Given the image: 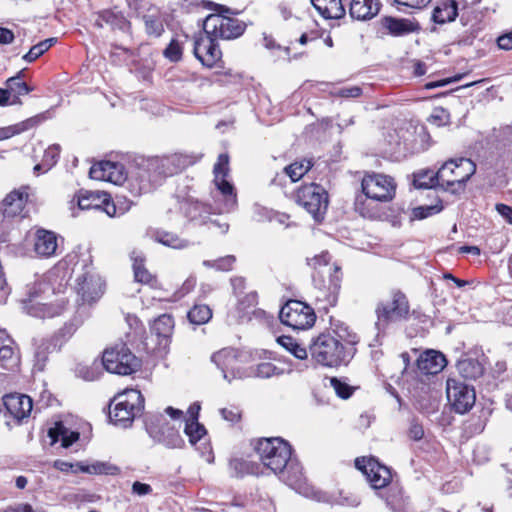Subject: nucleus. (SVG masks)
Listing matches in <instances>:
<instances>
[{
  "label": "nucleus",
  "mask_w": 512,
  "mask_h": 512,
  "mask_svg": "<svg viewBox=\"0 0 512 512\" xmlns=\"http://www.w3.org/2000/svg\"><path fill=\"white\" fill-rule=\"evenodd\" d=\"M428 122L437 127L445 126L450 122V114L443 107H435L428 117Z\"/></svg>",
  "instance_id": "obj_50"
},
{
  "label": "nucleus",
  "mask_w": 512,
  "mask_h": 512,
  "mask_svg": "<svg viewBox=\"0 0 512 512\" xmlns=\"http://www.w3.org/2000/svg\"><path fill=\"white\" fill-rule=\"evenodd\" d=\"M213 184L216 188V201L219 213H229L237 207V194L234 185L230 181L229 156L222 153L218 156L217 162L213 167Z\"/></svg>",
  "instance_id": "obj_6"
},
{
  "label": "nucleus",
  "mask_w": 512,
  "mask_h": 512,
  "mask_svg": "<svg viewBox=\"0 0 512 512\" xmlns=\"http://www.w3.org/2000/svg\"><path fill=\"white\" fill-rule=\"evenodd\" d=\"M95 25L102 28L105 25L112 29L124 30L128 22L121 12L114 10H104L100 12L95 20Z\"/></svg>",
  "instance_id": "obj_32"
},
{
  "label": "nucleus",
  "mask_w": 512,
  "mask_h": 512,
  "mask_svg": "<svg viewBox=\"0 0 512 512\" xmlns=\"http://www.w3.org/2000/svg\"><path fill=\"white\" fill-rule=\"evenodd\" d=\"M102 365L110 373L130 375L141 367V361L126 344L118 343L104 351Z\"/></svg>",
  "instance_id": "obj_9"
},
{
  "label": "nucleus",
  "mask_w": 512,
  "mask_h": 512,
  "mask_svg": "<svg viewBox=\"0 0 512 512\" xmlns=\"http://www.w3.org/2000/svg\"><path fill=\"white\" fill-rule=\"evenodd\" d=\"M457 370L463 378L471 380L481 377L484 373L482 364L478 360L472 358L459 360L457 362Z\"/></svg>",
  "instance_id": "obj_36"
},
{
  "label": "nucleus",
  "mask_w": 512,
  "mask_h": 512,
  "mask_svg": "<svg viewBox=\"0 0 512 512\" xmlns=\"http://www.w3.org/2000/svg\"><path fill=\"white\" fill-rule=\"evenodd\" d=\"M279 318L284 325L294 330H305L314 325L316 315L307 304L290 300L281 308Z\"/></svg>",
  "instance_id": "obj_14"
},
{
  "label": "nucleus",
  "mask_w": 512,
  "mask_h": 512,
  "mask_svg": "<svg viewBox=\"0 0 512 512\" xmlns=\"http://www.w3.org/2000/svg\"><path fill=\"white\" fill-rule=\"evenodd\" d=\"M205 34L216 40H230L241 36L245 25L239 19L223 14H210L203 23Z\"/></svg>",
  "instance_id": "obj_12"
},
{
  "label": "nucleus",
  "mask_w": 512,
  "mask_h": 512,
  "mask_svg": "<svg viewBox=\"0 0 512 512\" xmlns=\"http://www.w3.org/2000/svg\"><path fill=\"white\" fill-rule=\"evenodd\" d=\"M195 285H196V278L193 276H190L189 278H187L185 280V282L183 283L180 290L176 292L177 297L181 298V297L185 296L186 294H188L189 292H191L194 289Z\"/></svg>",
  "instance_id": "obj_61"
},
{
  "label": "nucleus",
  "mask_w": 512,
  "mask_h": 512,
  "mask_svg": "<svg viewBox=\"0 0 512 512\" xmlns=\"http://www.w3.org/2000/svg\"><path fill=\"white\" fill-rule=\"evenodd\" d=\"M496 211L509 223L512 224V207L506 204H497Z\"/></svg>",
  "instance_id": "obj_64"
},
{
  "label": "nucleus",
  "mask_w": 512,
  "mask_h": 512,
  "mask_svg": "<svg viewBox=\"0 0 512 512\" xmlns=\"http://www.w3.org/2000/svg\"><path fill=\"white\" fill-rule=\"evenodd\" d=\"M331 334H320L310 345V354L319 364L327 367H337L348 362L351 352L346 349L342 341L347 344L358 342L357 336L350 333L348 327L339 325Z\"/></svg>",
  "instance_id": "obj_3"
},
{
  "label": "nucleus",
  "mask_w": 512,
  "mask_h": 512,
  "mask_svg": "<svg viewBox=\"0 0 512 512\" xmlns=\"http://www.w3.org/2000/svg\"><path fill=\"white\" fill-rule=\"evenodd\" d=\"M222 418L229 422H236L240 418V411L237 407L222 408L220 410Z\"/></svg>",
  "instance_id": "obj_57"
},
{
  "label": "nucleus",
  "mask_w": 512,
  "mask_h": 512,
  "mask_svg": "<svg viewBox=\"0 0 512 512\" xmlns=\"http://www.w3.org/2000/svg\"><path fill=\"white\" fill-rule=\"evenodd\" d=\"M355 466L363 472L374 489H381L387 486L391 481L392 475L390 469L379 463L375 458H357L355 460Z\"/></svg>",
  "instance_id": "obj_20"
},
{
  "label": "nucleus",
  "mask_w": 512,
  "mask_h": 512,
  "mask_svg": "<svg viewBox=\"0 0 512 512\" xmlns=\"http://www.w3.org/2000/svg\"><path fill=\"white\" fill-rule=\"evenodd\" d=\"M311 3L324 19H339L345 14L341 0H311Z\"/></svg>",
  "instance_id": "obj_30"
},
{
  "label": "nucleus",
  "mask_w": 512,
  "mask_h": 512,
  "mask_svg": "<svg viewBox=\"0 0 512 512\" xmlns=\"http://www.w3.org/2000/svg\"><path fill=\"white\" fill-rule=\"evenodd\" d=\"M211 361L221 370L223 378L228 382L247 377V373L241 368L239 354L235 349L224 348L214 353Z\"/></svg>",
  "instance_id": "obj_19"
},
{
  "label": "nucleus",
  "mask_w": 512,
  "mask_h": 512,
  "mask_svg": "<svg viewBox=\"0 0 512 512\" xmlns=\"http://www.w3.org/2000/svg\"><path fill=\"white\" fill-rule=\"evenodd\" d=\"M283 372V369L278 368L271 362H261L257 364L250 373H247V376H255L258 378L266 379L273 376L282 375Z\"/></svg>",
  "instance_id": "obj_41"
},
{
  "label": "nucleus",
  "mask_w": 512,
  "mask_h": 512,
  "mask_svg": "<svg viewBox=\"0 0 512 512\" xmlns=\"http://www.w3.org/2000/svg\"><path fill=\"white\" fill-rule=\"evenodd\" d=\"M133 262L134 277L137 282L148 284L152 281V274L145 268L144 256L140 252L133 251L131 254Z\"/></svg>",
  "instance_id": "obj_39"
},
{
  "label": "nucleus",
  "mask_w": 512,
  "mask_h": 512,
  "mask_svg": "<svg viewBox=\"0 0 512 512\" xmlns=\"http://www.w3.org/2000/svg\"><path fill=\"white\" fill-rule=\"evenodd\" d=\"M476 165L468 158H456L446 161L436 173L430 174L429 182H421L420 186H439L453 194L463 192L466 182L475 174Z\"/></svg>",
  "instance_id": "obj_5"
},
{
  "label": "nucleus",
  "mask_w": 512,
  "mask_h": 512,
  "mask_svg": "<svg viewBox=\"0 0 512 512\" xmlns=\"http://www.w3.org/2000/svg\"><path fill=\"white\" fill-rule=\"evenodd\" d=\"M151 237L156 242L173 249H183L188 247L189 245V242L187 240L180 238L175 233L164 230L153 231Z\"/></svg>",
  "instance_id": "obj_37"
},
{
  "label": "nucleus",
  "mask_w": 512,
  "mask_h": 512,
  "mask_svg": "<svg viewBox=\"0 0 512 512\" xmlns=\"http://www.w3.org/2000/svg\"><path fill=\"white\" fill-rule=\"evenodd\" d=\"M56 42V38H48L38 44L32 46L30 50L23 56L26 62H33L43 55Z\"/></svg>",
  "instance_id": "obj_45"
},
{
  "label": "nucleus",
  "mask_w": 512,
  "mask_h": 512,
  "mask_svg": "<svg viewBox=\"0 0 512 512\" xmlns=\"http://www.w3.org/2000/svg\"><path fill=\"white\" fill-rule=\"evenodd\" d=\"M76 329L77 326L74 325L73 323L66 324L63 328H61L54 336V347L60 348L61 345L74 334Z\"/></svg>",
  "instance_id": "obj_53"
},
{
  "label": "nucleus",
  "mask_w": 512,
  "mask_h": 512,
  "mask_svg": "<svg viewBox=\"0 0 512 512\" xmlns=\"http://www.w3.org/2000/svg\"><path fill=\"white\" fill-rule=\"evenodd\" d=\"M361 187L367 198L388 202L394 198L397 185L391 176L373 172L363 177Z\"/></svg>",
  "instance_id": "obj_16"
},
{
  "label": "nucleus",
  "mask_w": 512,
  "mask_h": 512,
  "mask_svg": "<svg viewBox=\"0 0 512 512\" xmlns=\"http://www.w3.org/2000/svg\"><path fill=\"white\" fill-rule=\"evenodd\" d=\"M408 435L412 440H415V441L421 440L424 436V429H423L422 425H420L416 422H412L410 425V428H409Z\"/></svg>",
  "instance_id": "obj_62"
},
{
  "label": "nucleus",
  "mask_w": 512,
  "mask_h": 512,
  "mask_svg": "<svg viewBox=\"0 0 512 512\" xmlns=\"http://www.w3.org/2000/svg\"><path fill=\"white\" fill-rule=\"evenodd\" d=\"M89 175L91 179L106 181L115 185L127 182L128 178V172L125 171L123 164L112 161H101L92 165Z\"/></svg>",
  "instance_id": "obj_22"
},
{
  "label": "nucleus",
  "mask_w": 512,
  "mask_h": 512,
  "mask_svg": "<svg viewBox=\"0 0 512 512\" xmlns=\"http://www.w3.org/2000/svg\"><path fill=\"white\" fill-rule=\"evenodd\" d=\"M73 200H76L79 210H101L109 217L124 213V210L118 212L115 203L111 201L110 195L104 191L80 190Z\"/></svg>",
  "instance_id": "obj_17"
},
{
  "label": "nucleus",
  "mask_w": 512,
  "mask_h": 512,
  "mask_svg": "<svg viewBox=\"0 0 512 512\" xmlns=\"http://www.w3.org/2000/svg\"><path fill=\"white\" fill-rule=\"evenodd\" d=\"M78 465H82L81 462H77V463H71V462H67V461H63V460H57L54 462V467L62 472H73V473H77V472H80L78 470Z\"/></svg>",
  "instance_id": "obj_58"
},
{
  "label": "nucleus",
  "mask_w": 512,
  "mask_h": 512,
  "mask_svg": "<svg viewBox=\"0 0 512 512\" xmlns=\"http://www.w3.org/2000/svg\"><path fill=\"white\" fill-rule=\"evenodd\" d=\"M184 432L188 436L191 445H195L206 435L205 427L198 421H186Z\"/></svg>",
  "instance_id": "obj_46"
},
{
  "label": "nucleus",
  "mask_w": 512,
  "mask_h": 512,
  "mask_svg": "<svg viewBox=\"0 0 512 512\" xmlns=\"http://www.w3.org/2000/svg\"><path fill=\"white\" fill-rule=\"evenodd\" d=\"M376 327L379 331L385 329L389 322L406 319L409 314V303L406 296L400 291H393L391 300L380 302L376 309Z\"/></svg>",
  "instance_id": "obj_15"
},
{
  "label": "nucleus",
  "mask_w": 512,
  "mask_h": 512,
  "mask_svg": "<svg viewBox=\"0 0 512 512\" xmlns=\"http://www.w3.org/2000/svg\"><path fill=\"white\" fill-rule=\"evenodd\" d=\"M194 54L196 58L205 66L213 67L221 60L222 52L217 44V40L210 35H205L195 41Z\"/></svg>",
  "instance_id": "obj_23"
},
{
  "label": "nucleus",
  "mask_w": 512,
  "mask_h": 512,
  "mask_svg": "<svg viewBox=\"0 0 512 512\" xmlns=\"http://www.w3.org/2000/svg\"><path fill=\"white\" fill-rule=\"evenodd\" d=\"M330 260L331 257L327 251H322L320 254L306 259L307 265L312 269L320 272H323L322 270L325 269L329 274L330 284L328 290H320L317 296L318 300H322L326 303L324 308H326V306L336 305L341 283L340 267L336 264L329 266Z\"/></svg>",
  "instance_id": "obj_10"
},
{
  "label": "nucleus",
  "mask_w": 512,
  "mask_h": 512,
  "mask_svg": "<svg viewBox=\"0 0 512 512\" xmlns=\"http://www.w3.org/2000/svg\"><path fill=\"white\" fill-rule=\"evenodd\" d=\"M132 492L138 496H145L152 492V488L149 484L136 481L132 484Z\"/></svg>",
  "instance_id": "obj_63"
},
{
  "label": "nucleus",
  "mask_w": 512,
  "mask_h": 512,
  "mask_svg": "<svg viewBox=\"0 0 512 512\" xmlns=\"http://www.w3.org/2000/svg\"><path fill=\"white\" fill-rule=\"evenodd\" d=\"M147 431L155 441L163 444L167 448L176 449L184 445V440L177 429L168 422H165L161 427L147 424Z\"/></svg>",
  "instance_id": "obj_24"
},
{
  "label": "nucleus",
  "mask_w": 512,
  "mask_h": 512,
  "mask_svg": "<svg viewBox=\"0 0 512 512\" xmlns=\"http://www.w3.org/2000/svg\"><path fill=\"white\" fill-rule=\"evenodd\" d=\"M164 56L172 62H177L182 57V47L177 40H171L170 44L164 50Z\"/></svg>",
  "instance_id": "obj_55"
},
{
  "label": "nucleus",
  "mask_w": 512,
  "mask_h": 512,
  "mask_svg": "<svg viewBox=\"0 0 512 512\" xmlns=\"http://www.w3.org/2000/svg\"><path fill=\"white\" fill-rule=\"evenodd\" d=\"M379 10L378 0H352L350 3V15L357 20H369L375 17Z\"/></svg>",
  "instance_id": "obj_28"
},
{
  "label": "nucleus",
  "mask_w": 512,
  "mask_h": 512,
  "mask_svg": "<svg viewBox=\"0 0 512 512\" xmlns=\"http://www.w3.org/2000/svg\"><path fill=\"white\" fill-rule=\"evenodd\" d=\"M446 394L449 403L457 413H466L475 404L476 395L474 388L462 381L448 379Z\"/></svg>",
  "instance_id": "obj_18"
},
{
  "label": "nucleus",
  "mask_w": 512,
  "mask_h": 512,
  "mask_svg": "<svg viewBox=\"0 0 512 512\" xmlns=\"http://www.w3.org/2000/svg\"><path fill=\"white\" fill-rule=\"evenodd\" d=\"M296 201L317 221L323 218L329 203L327 191L316 183L300 187L296 193Z\"/></svg>",
  "instance_id": "obj_13"
},
{
  "label": "nucleus",
  "mask_w": 512,
  "mask_h": 512,
  "mask_svg": "<svg viewBox=\"0 0 512 512\" xmlns=\"http://www.w3.org/2000/svg\"><path fill=\"white\" fill-rule=\"evenodd\" d=\"M330 386L335 391L336 395L342 399H348L353 394L354 388L347 384L345 381L336 377L329 379Z\"/></svg>",
  "instance_id": "obj_49"
},
{
  "label": "nucleus",
  "mask_w": 512,
  "mask_h": 512,
  "mask_svg": "<svg viewBox=\"0 0 512 512\" xmlns=\"http://www.w3.org/2000/svg\"><path fill=\"white\" fill-rule=\"evenodd\" d=\"M429 134L424 126L411 124L395 130V135L390 134L388 142L392 146L390 152L397 157H405L408 154L418 153L428 149Z\"/></svg>",
  "instance_id": "obj_7"
},
{
  "label": "nucleus",
  "mask_w": 512,
  "mask_h": 512,
  "mask_svg": "<svg viewBox=\"0 0 512 512\" xmlns=\"http://www.w3.org/2000/svg\"><path fill=\"white\" fill-rule=\"evenodd\" d=\"M12 344L7 332L0 328V363L4 367L16 365L18 362Z\"/></svg>",
  "instance_id": "obj_34"
},
{
  "label": "nucleus",
  "mask_w": 512,
  "mask_h": 512,
  "mask_svg": "<svg viewBox=\"0 0 512 512\" xmlns=\"http://www.w3.org/2000/svg\"><path fill=\"white\" fill-rule=\"evenodd\" d=\"M497 45L502 50H512V30L497 38Z\"/></svg>",
  "instance_id": "obj_60"
},
{
  "label": "nucleus",
  "mask_w": 512,
  "mask_h": 512,
  "mask_svg": "<svg viewBox=\"0 0 512 512\" xmlns=\"http://www.w3.org/2000/svg\"><path fill=\"white\" fill-rule=\"evenodd\" d=\"M27 129V123L22 122L16 125H11L7 127L0 128V141L9 139L15 135L20 134L21 132Z\"/></svg>",
  "instance_id": "obj_54"
},
{
  "label": "nucleus",
  "mask_w": 512,
  "mask_h": 512,
  "mask_svg": "<svg viewBox=\"0 0 512 512\" xmlns=\"http://www.w3.org/2000/svg\"><path fill=\"white\" fill-rule=\"evenodd\" d=\"M277 341L297 359L303 360L307 358L306 348L300 345L294 338L290 336H281Z\"/></svg>",
  "instance_id": "obj_44"
},
{
  "label": "nucleus",
  "mask_w": 512,
  "mask_h": 512,
  "mask_svg": "<svg viewBox=\"0 0 512 512\" xmlns=\"http://www.w3.org/2000/svg\"><path fill=\"white\" fill-rule=\"evenodd\" d=\"M3 404L10 415L18 421L30 416L33 409L32 399L25 394H8L2 397Z\"/></svg>",
  "instance_id": "obj_25"
},
{
  "label": "nucleus",
  "mask_w": 512,
  "mask_h": 512,
  "mask_svg": "<svg viewBox=\"0 0 512 512\" xmlns=\"http://www.w3.org/2000/svg\"><path fill=\"white\" fill-rule=\"evenodd\" d=\"M57 237L55 233L39 229L35 234L34 250L42 257H50L55 254L57 249Z\"/></svg>",
  "instance_id": "obj_27"
},
{
  "label": "nucleus",
  "mask_w": 512,
  "mask_h": 512,
  "mask_svg": "<svg viewBox=\"0 0 512 512\" xmlns=\"http://www.w3.org/2000/svg\"><path fill=\"white\" fill-rule=\"evenodd\" d=\"M187 316L191 323L202 325L211 319L212 311L208 305L199 304L192 307Z\"/></svg>",
  "instance_id": "obj_42"
},
{
  "label": "nucleus",
  "mask_w": 512,
  "mask_h": 512,
  "mask_svg": "<svg viewBox=\"0 0 512 512\" xmlns=\"http://www.w3.org/2000/svg\"><path fill=\"white\" fill-rule=\"evenodd\" d=\"M146 32L149 35L159 37L164 31L161 18L158 14H147L143 16Z\"/></svg>",
  "instance_id": "obj_47"
},
{
  "label": "nucleus",
  "mask_w": 512,
  "mask_h": 512,
  "mask_svg": "<svg viewBox=\"0 0 512 512\" xmlns=\"http://www.w3.org/2000/svg\"><path fill=\"white\" fill-rule=\"evenodd\" d=\"M442 210V207L438 206H419L413 209V218L425 219L433 214H436Z\"/></svg>",
  "instance_id": "obj_56"
},
{
  "label": "nucleus",
  "mask_w": 512,
  "mask_h": 512,
  "mask_svg": "<svg viewBox=\"0 0 512 512\" xmlns=\"http://www.w3.org/2000/svg\"><path fill=\"white\" fill-rule=\"evenodd\" d=\"M27 200L28 193L22 188L13 190L0 202V242L6 241L13 220L23 217Z\"/></svg>",
  "instance_id": "obj_11"
},
{
  "label": "nucleus",
  "mask_w": 512,
  "mask_h": 512,
  "mask_svg": "<svg viewBox=\"0 0 512 512\" xmlns=\"http://www.w3.org/2000/svg\"><path fill=\"white\" fill-rule=\"evenodd\" d=\"M312 167L310 160H302L294 162L284 168V173L291 179L292 182L300 180Z\"/></svg>",
  "instance_id": "obj_43"
},
{
  "label": "nucleus",
  "mask_w": 512,
  "mask_h": 512,
  "mask_svg": "<svg viewBox=\"0 0 512 512\" xmlns=\"http://www.w3.org/2000/svg\"><path fill=\"white\" fill-rule=\"evenodd\" d=\"M59 153V145H51L45 150L42 160L45 172L51 169L56 164L57 159L59 157Z\"/></svg>",
  "instance_id": "obj_52"
},
{
  "label": "nucleus",
  "mask_w": 512,
  "mask_h": 512,
  "mask_svg": "<svg viewBox=\"0 0 512 512\" xmlns=\"http://www.w3.org/2000/svg\"><path fill=\"white\" fill-rule=\"evenodd\" d=\"M22 76L23 71H20L16 76L10 77L6 81V88L9 91L10 96L13 97L11 104L20 103L19 97L27 95L33 90L24 81H22Z\"/></svg>",
  "instance_id": "obj_35"
},
{
  "label": "nucleus",
  "mask_w": 512,
  "mask_h": 512,
  "mask_svg": "<svg viewBox=\"0 0 512 512\" xmlns=\"http://www.w3.org/2000/svg\"><path fill=\"white\" fill-rule=\"evenodd\" d=\"M447 364L445 356L435 350H427L417 359L418 369L426 375H435L441 372Z\"/></svg>",
  "instance_id": "obj_26"
},
{
  "label": "nucleus",
  "mask_w": 512,
  "mask_h": 512,
  "mask_svg": "<svg viewBox=\"0 0 512 512\" xmlns=\"http://www.w3.org/2000/svg\"><path fill=\"white\" fill-rule=\"evenodd\" d=\"M48 435L52 443L61 441L64 448L70 447L79 439L78 432L68 430L61 422L55 423V426L49 429Z\"/></svg>",
  "instance_id": "obj_33"
},
{
  "label": "nucleus",
  "mask_w": 512,
  "mask_h": 512,
  "mask_svg": "<svg viewBox=\"0 0 512 512\" xmlns=\"http://www.w3.org/2000/svg\"><path fill=\"white\" fill-rule=\"evenodd\" d=\"M174 327L173 318L170 315L163 314L153 321L150 326L152 334L158 337L167 338Z\"/></svg>",
  "instance_id": "obj_40"
},
{
  "label": "nucleus",
  "mask_w": 512,
  "mask_h": 512,
  "mask_svg": "<svg viewBox=\"0 0 512 512\" xmlns=\"http://www.w3.org/2000/svg\"><path fill=\"white\" fill-rule=\"evenodd\" d=\"M51 275L38 279L26 286V297L22 300L25 312L37 318H51L60 315L66 305V299L56 297L55 289L50 284Z\"/></svg>",
  "instance_id": "obj_4"
},
{
  "label": "nucleus",
  "mask_w": 512,
  "mask_h": 512,
  "mask_svg": "<svg viewBox=\"0 0 512 512\" xmlns=\"http://www.w3.org/2000/svg\"><path fill=\"white\" fill-rule=\"evenodd\" d=\"M458 16V8L455 0H445L433 10L432 19L438 24L452 22Z\"/></svg>",
  "instance_id": "obj_31"
},
{
  "label": "nucleus",
  "mask_w": 512,
  "mask_h": 512,
  "mask_svg": "<svg viewBox=\"0 0 512 512\" xmlns=\"http://www.w3.org/2000/svg\"><path fill=\"white\" fill-rule=\"evenodd\" d=\"M78 470L89 474H114L117 468L103 462H95L90 465L82 463V465H78Z\"/></svg>",
  "instance_id": "obj_48"
},
{
  "label": "nucleus",
  "mask_w": 512,
  "mask_h": 512,
  "mask_svg": "<svg viewBox=\"0 0 512 512\" xmlns=\"http://www.w3.org/2000/svg\"><path fill=\"white\" fill-rule=\"evenodd\" d=\"M176 205L178 206L176 208L190 221L204 223L209 214V210L204 204L191 199L177 200Z\"/></svg>",
  "instance_id": "obj_29"
},
{
  "label": "nucleus",
  "mask_w": 512,
  "mask_h": 512,
  "mask_svg": "<svg viewBox=\"0 0 512 512\" xmlns=\"http://www.w3.org/2000/svg\"><path fill=\"white\" fill-rule=\"evenodd\" d=\"M362 94L359 86L344 87L338 90L337 95L343 98H357Z\"/></svg>",
  "instance_id": "obj_59"
},
{
  "label": "nucleus",
  "mask_w": 512,
  "mask_h": 512,
  "mask_svg": "<svg viewBox=\"0 0 512 512\" xmlns=\"http://www.w3.org/2000/svg\"><path fill=\"white\" fill-rule=\"evenodd\" d=\"M76 292L82 303L92 304L104 293V282L100 275L87 271L76 279Z\"/></svg>",
  "instance_id": "obj_21"
},
{
  "label": "nucleus",
  "mask_w": 512,
  "mask_h": 512,
  "mask_svg": "<svg viewBox=\"0 0 512 512\" xmlns=\"http://www.w3.org/2000/svg\"><path fill=\"white\" fill-rule=\"evenodd\" d=\"M191 164V158L181 153L162 157H141L128 172V189L135 196L149 193L160 185L164 178L180 172Z\"/></svg>",
  "instance_id": "obj_1"
},
{
  "label": "nucleus",
  "mask_w": 512,
  "mask_h": 512,
  "mask_svg": "<svg viewBox=\"0 0 512 512\" xmlns=\"http://www.w3.org/2000/svg\"><path fill=\"white\" fill-rule=\"evenodd\" d=\"M234 262L235 257L232 255H227L213 261L205 260L203 261V265L209 268H215L220 271H229L232 269Z\"/></svg>",
  "instance_id": "obj_51"
},
{
  "label": "nucleus",
  "mask_w": 512,
  "mask_h": 512,
  "mask_svg": "<svg viewBox=\"0 0 512 512\" xmlns=\"http://www.w3.org/2000/svg\"><path fill=\"white\" fill-rule=\"evenodd\" d=\"M384 26L390 34L394 36H402L416 30L417 25L408 19H396L387 17L384 19Z\"/></svg>",
  "instance_id": "obj_38"
},
{
  "label": "nucleus",
  "mask_w": 512,
  "mask_h": 512,
  "mask_svg": "<svg viewBox=\"0 0 512 512\" xmlns=\"http://www.w3.org/2000/svg\"><path fill=\"white\" fill-rule=\"evenodd\" d=\"M109 417L114 424L127 427L142 411L144 398L139 390L126 389L114 398Z\"/></svg>",
  "instance_id": "obj_8"
},
{
  "label": "nucleus",
  "mask_w": 512,
  "mask_h": 512,
  "mask_svg": "<svg viewBox=\"0 0 512 512\" xmlns=\"http://www.w3.org/2000/svg\"><path fill=\"white\" fill-rule=\"evenodd\" d=\"M262 468L270 470L291 488L300 486L303 480L302 466L292 457L290 444L282 438L260 439L255 447Z\"/></svg>",
  "instance_id": "obj_2"
}]
</instances>
